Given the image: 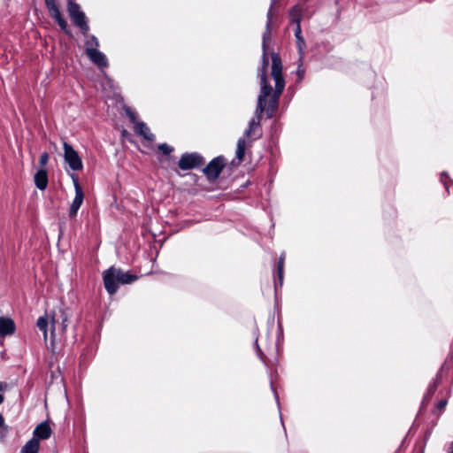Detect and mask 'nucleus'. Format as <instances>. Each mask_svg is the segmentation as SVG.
Returning a JSON list of instances; mask_svg holds the SVG:
<instances>
[{"label": "nucleus", "mask_w": 453, "mask_h": 453, "mask_svg": "<svg viewBox=\"0 0 453 453\" xmlns=\"http://www.w3.org/2000/svg\"><path fill=\"white\" fill-rule=\"evenodd\" d=\"M49 161V154L47 152H43L41 154L39 158V164L43 168V166L48 163Z\"/></svg>", "instance_id": "26"}, {"label": "nucleus", "mask_w": 453, "mask_h": 453, "mask_svg": "<svg viewBox=\"0 0 453 453\" xmlns=\"http://www.w3.org/2000/svg\"><path fill=\"white\" fill-rule=\"evenodd\" d=\"M441 182L443 183L445 188L448 190L449 189V181L450 180H449V175L446 173H442L441 175Z\"/></svg>", "instance_id": "27"}, {"label": "nucleus", "mask_w": 453, "mask_h": 453, "mask_svg": "<svg viewBox=\"0 0 453 453\" xmlns=\"http://www.w3.org/2000/svg\"><path fill=\"white\" fill-rule=\"evenodd\" d=\"M4 395L0 394V405L4 403Z\"/></svg>", "instance_id": "35"}, {"label": "nucleus", "mask_w": 453, "mask_h": 453, "mask_svg": "<svg viewBox=\"0 0 453 453\" xmlns=\"http://www.w3.org/2000/svg\"><path fill=\"white\" fill-rule=\"evenodd\" d=\"M103 279L106 291L113 295L119 285L131 284L137 280V276L111 266L104 272Z\"/></svg>", "instance_id": "2"}, {"label": "nucleus", "mask_w": 453, "mask_h": 453, "mask_svg": "<svg viewBox=\"0 0 453 453\" xmlns=\"http://www.w3.org/2000/svg\"><path fill=\"white\" fill-rule=\"evenodd\" d=\"M126 113H127V117L129 118V119L131 120V122H133L135 125V122H137L136 121V114L134 111H132L130 109H127Z\"/></svg>", "instance_id": "28"}, {"label": "nucleus", "mask_w": 453, "mask_h": 453, "mask_svg": "<svg viewBox=\"0 0 453 453\" xmlns=\"http://www.w3.org/2000/svg\"><path fill=\"white\" fill-rule=\"evenodd\" d=\"M284 260H285V254L282 253L280 255L278 264H277V277H278L279 285L280 287L283 284Z\"/></svg>", "instance_id": "19"}, {"label": "nucleus", "mask_w": 453, "mask_h": 453, "mask_svg": "<svg viewBox=\"0 0 453 453\" xmlns=\"http://www.w3.org/2000/svg\"><path fill=\"white\" fill-rule=\"evenodd\" d=\"M273 4H270V7L268 9L267 14H266V24H265V30L263 34V39H262V64L261 66L258 68L257 71L260 72H266L269 65V58L267 56V50H268V43L271 41V26H272V20L273 17Z\"/></svg>", "instance_id": "4"}, {"label": "nucleus", "mask_w": 453, "mask_h": 453, "mask_svg": "<svg viewBox=\"0 0 453 453\" xmlns=\"http://www.w3.org/2000/svg\"><path fill=\"white\" fill-rule=\"evenodd\" d=\"M438 380H439V374L436 376V378L429 384L426 393L424 396V401L429 400L432 395L434 394V392L437 389L438 387Z\"/></svg>", "instance_id": "22"}, {"label": "nucleus", "mask_w": 453, "mask_h": 453, "mask_svg": "<svg viewBox=\"0 0 453 453\" xmlns=\"http://www.w3.org/2000/svg\"><path fill=\"white\" fill-rule=\"evenodd\" d=\"M158 150L164 154V155H169L173 150V148L166 143H161L158 145Z\"/></svg>", "instance_id": "24"}, {"label": "nucleus", "mask_w": 453, "mask_h": 453, "mask_svg": "<svg viewBox=\"0 0 453 453\" xmlns=\"http://www.w3.org/2000/svg\"><path fill=\"white\" fill-rule=\"evenodd\" d=\"M204 164L203 157L197 152L184 153L181 155L178 166L181 170H190L198 168Z\"/></svg>", "instance_id": "9"}, {"label": "nucleus", "mask_w": 453, "mask_h": 453, "mask_svg": "<svg viewBox=\"0 0 453 453\" xmlns=\"http://www.w3.org/2000/svg\"><path fill=\"white\" fill-rule=\"evenodd\" d=\"M255 344H256V349H257V354H258V356L261 357V354H262V352H261V349H260L259 345H258V343H257V338L256 339V342H255Z\"/></svg>", "instance_id": "33"}, {"label": "nucleus", "mask_w": 453, "mask_h": 453, "mask_svg": "<svg viewBox=\"0 0 453 453\" xmlns=\"http://www.w3.org/2000/svg\"><path fill=\"white\" fill-rule=\"evenodd\" d=\"M272 77L274 80L275 87H273L268 81L267 73L257 71L259 78L260 91L257 100L255 116L249 121L248 128L244 132V136L258 139L262 135L260 121L263 113L265 111L266 118L272 119L276 114L280 98L285 88V80L282 75V63L279 54L272 53Z\"/></svg>", "instance_id": "1"}, {"label": "nucleus", "mask_w": 453, "mask_h": 453, "mask_svg": "<svg viewBox=\"0 0 453 453\" xmlns=\"http://www.w3.org/2000/svg\"><path fill=\"white\" fill-rule=\"evenodd\" d=\"M135 134L143 137L145 140L152 142L155 140V135L150 132L146 123L140 121L135 122L134 127Z\"/></svg>", "instance_id": "15"}, {"label": "nucleus", "mask_w": 453, "mask_h": 453, "mask_svg": "<svg viewBox=\"0 0 453 453\" xmlns=\"http://www.w3.org/2000/svg\"><path fill=\"white\" fill-rule=\"evenodd\" d=\"M277 0H271V4H273V6H274V4H276Z\"/></svg>", "instance_id": "36"}, {"label": "nucleus", "mask_w": 453, "mask_h": 453, "mask_svg": "<svg viewBox=\"0 0 453 453\" xmlns=\"http://www.w3.org/2000/svg\"><path fill=\"white\" fill-rule=\"evenodd\" d=\"M51 428L47 421H43L40 423L35 429L34 430V437L39 440H46L49 439L51 435Z\"/></svg>", "instance_id": "13"}, {"label": "nucleus", "mask_w": 453, "mask_h": 453, "mask_svg": "<svg viewBox=\"0 0 453 453\" xmlns=\"http://www.w3.org/2000/svg\"><path fill=\"white\" fill-rule=\"evenodd\" d=\"M88 58L89 60L96 65L98 67H107L108 66V60L106 56L100 51L98 49H90L89 52L87 53Z\"/></svg>", "instance_id": "12"}, {"label": "nucleus", "mask_w": 453, "mask_h": 453, "mask_svg": "<svg viewBox=\"0 0 453 453\" xmlns=\"http://www.w3.org/2000/svg\"><path fill=\"white\" fill-rule=\"evenodd\" d=\"M34 181H35V187L38 189H40L42 191L45 190L48 186L47 170L44 168L39 169L34 176Z\"/></svg>", "instance_id": "14"}, {"label": "nucleus", "mask_w": 453, "mask_h": 453, "mask_svg": "<svg viewBox=\"0 0 453 453\" xmlns=\"http://www.w3.org/2000/svg\"><path fill=\"white\" fill-rule=\"evenodd\" d=\"M246 141L243 137L238 139L236 147V158L242 161L245 155Z\"/></svg>", "instance_id": "20"}, {"label": "nucleus", "mask_w": 453, "mask_h": 453, "mask_svg": "<svg viewBox=\"0 0 453 453\" xmlns=\"http://www.w3.org/2000/svg\"><path fill=\"white\" fill-rule=\"evenodd\" d=\"M64 159L73 171H81L83 168L82 159L72 145L66 142L63 144Z\"/></svg>", "instance_id": "8"}, {"label": "nucleus", "mask_w": 453, "mask_h": 453, "mask_svg": "<svg viewBox=\"0 0 453 453\" xmlns=\"http://www.w3.org/2000/svg\"><path fill=\"white\" fill-rule=\"evenodd\" d=\"M48 319L46 317H40L37 320V326L42 332L44 340L47 341L48 337Z\"/></svg>", "instance_id": "23"}, {"label": "nucleus", "mask_w": 453, "mask_h": 453, "mask_svg": "<svg viewBox=\"0 0 453 453\" xmlns=\"http://www.w3.org/2000/svg\"><path fill=\"white\" fill-rule=\"evenodd\" d=\"M7 383L0 381V391H5L7 389Z\"/></svg>", "instance_id": "32"}, {"label": "nucleus", "mask_w": 453, "mask_h": 453, "mask_svg": "<svg viewBox=\"0 0 453 453\" xmlns=\"http://www.w3.org/2000/svg\"><path fill=\"white\" fill-rule=\"evenodd\" d=\"M67 11L74 25L77 26L81 29L82 35L86 36L89 31V26L88 24L87 17L81 10L80 5L73 0H68Z\"/></svg>", "instance_id": "5"}, {"label": "nucleus", "mask_w": 453, "mask_h": 453, "mask_svg": "<svg viewBox=\"0 0 453 453\" xmlns=\"http://www.w3.org/2000/svg\"><path fill=\"white\" fill-rule=\"evenodd\" d=\"M448 453H453V441H451V443H450V445H449V448Z\"/></svg>", "instance_id": "34"}, {"label": "nucleus", "mask_w": 453, "mask_h": 453, "mask_svg": "<svg viewBox=\"0 0 453 453\" xmlns=\"http://www.w3.org/2000/svg\"><path fill=\"white\" fill-rule=\"evenodd\" d=\"M303 8L299 4L294 5L288 12L289 20L292 24L301 26L303 17Z\"/></svg>", "instance_id": "16"}, {"label": "nucleus", "mask_w": 453, "mask_h": 453, "mask_svg": "<svg viewBox=\"0 0 453 453\" xmlns=\"http://www.w3.org/2000/svg\"><path fill=\"white\" fill-rule=\"evenodd\" d=\"M271 388H272V390H273V394H274L275 401H276V403H277L278 406H280V400H279V396H278V394L276 393V391H275V389H274V388H273V382H272V381H271Z\"/></svg>", "instance_id": "30"}, {"label": "nucleus", "mask_w": 453, "mask_h": 453, "mask_svg": "<svg viewBox=\"0 0 453 453\" xmlns=\"http://www.w3.org/2000/svg\"><path fill=\"white\" fill-rule=\"evenodd\" d=\"M88 38L85 41V47H86V54L89 52L90 49H98L99 47V42L97 38L91 35H86Z\"/></svg>", "instance_id": "21"}, {"label": "nucleus", "mask_w": 453, "mask_h": 453, "mask_svg": "<svg viewBox=\"0 0 453 453\" xmlns=\"http://www.w3.org/2000/svg\"><path fill=\"white\" fill-rule=\"evenodd\" d=\"M448 402L447 400L445 399H441L437 403V409L440 411H443L446 405H447Z\"/></svg>", "instance_id": "29"}, {"label": "nucleus", "mask_w": 453, "mask_h": 453, "mask_svg": "<svg viewBox=\"0 0 453 453\" xmlns=\"http://www.w3.org/2000/svg\"><path fill=\"white\" fill-rule=\"evenodd\" d=\"M299 61H300V64H299V65L297 67L296 73L298 75L299 81H302L303 79V76H304V73H305V70L303 67L302 59L299 58Z\"/></svg>", "instance_id": "25"}, {"label": "nucleus", "mask_w": 453, "mask_h": 453, "mask_svg": "<svg viewBox=\"0 0 453 453\" xmlns=\"http://www.w3.org/2000/svg\"><path fill=\"white\" fill-rule=\"evenodd\" d=\"M16 325L11 318L0 317V337L12 335L15 333Z\"/></svg>", "instance_id": "11"}, {"label": "nucleus", "mask_w": 453, "mask_h": 453, "mask_svg": "<svg viewBox=\"0 0 453 453\" xmlns=\"http://www.w3.org/2000/svg\"><path fill=\"white\" fill-rule=\"evenodd\" d=\"M46 8L48 9L51 18L55 19L62 30L67 33V22L62 17L59 8L55 0H44Z\"/></svg>", "instance_id": "10"}, {"label": "nucleus", "mask_w": 453, "mask_h": 453, "mask_svg": "<svg viewBox=\"0 0 453 453\" xmlns=\"http://www.w3.org/2000/svg\"><path fill=\"white\" fill-rule=\"evenodd\" d=\"M70 177L73 180L74 191H75V196L71 203L68 216L70 219H74L77 216V212L79 209L81 208V204L84 201V192L83 189L79 182V178L75 173H71Z\"/></svg>", "instance_id": "6"}, {"label": "nucleus", "mask_w": 453, "mask_h": 453, "mask_svg": "<svg viewBox=\"0 0 453 453\" xmlns=\"http://www.w3.org/2000/svg\"><path fill=\"white\" fill-rule=\"evenodd\" d=\"M225 165V157L223 156H219L210 161L203 169V172L210 181H213L219 178Z\"/></svg>", "instance_id": "7"}, {"label": "nucleus", "mask_w": 453, "mask_h": 453, "mask_svg": "<svg viewBox=\"0 0 453 453\" xmlns=\"http://www.w3.org/2000/svg\"><path fill=\"white\" fill-rule=\"evenodd\" d=\"M295 37H296V41L298 53L300 55V59H303V50L306 47V43H305L304 38L302 35L301 26H299V25L295 27Z\"/></svg>", "instance_id": "17"}, {"label": "nucleus", "mask_w": 453, "mask_h": 453, "mask_svg": "<svg viewBox=\"0 0 453 453\" xmlns=\"http://www.w3.org/2000/svg\"><path fill=\"white\" fill-rule=\"evenodd\" d=\"M40 444L37 439H30L22 448L20 453H38Z\"/></svg>", "instance_id": "18"}, {"label": "nucleus", "mask_w": 453, "mask_h": 453, "mask_svg": "<svg viewBox=\"0 0 453 453\" xmlns=\"http://www.w3.org/2000/svg\"><path fill=\"white\" fill-rule=\"evenodd\" d=\"M72 311L69 308L60 309L58 313H55L50 319L51 332L50 340L55 342L57 334H64L72 318Z\"/></svg>", "instance_id": "3"}, {"label": "nucleus", "mask_w": 453, "mask_h": 453, "mask_svg": "<svg viewBox=\"0 0 453 453\" xmlns=\"http://www.w3.org/2000/svg\"><path fill=\"white\" fill-rule=\"evenodd\" d=\"M0 428H4L5 430L7 429V426H5V423H4V416L1 413H0Z\"/></svg>", "instance_id": "31"}]
</instances>
